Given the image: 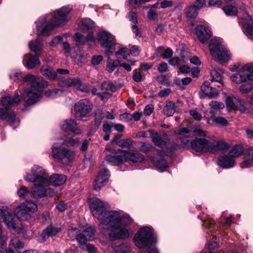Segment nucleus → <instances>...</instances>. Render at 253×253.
Segmentation results:
<instances>
[{"mask_svg": "<svg viewBox=\"0 0 253 253\" xmlns=\"http://www.w3.org/2000/svg\"><path fill=\"white\" fill-rule=\"evenodd\" d=\"M252 86L251 84H243L240 87V91L244 93H248L251 91Z\"/></svg>", "mask_w": 253, "mask_h": 253, "instance_id": "56", "label": "nucleus"}, {"mask_svg": "<svg viewBox=\"0 0 253 253\" xmlns=\"http://www.w3.org/2000/svg\"><path fill=\"white\" fill-rule=\"evenodd\" d=\"M67 180V177L64 174H53L49 178V183L57 186L64 184Z\"/></svg>", "mask_w": 253, "mask_h": 253, "instance_id": "29", "label": "nucleus"}, {"mask_svg": "<svg viewBox=\"0 0 253 253\" xmlns=\"http://www.w3.org/2000/svg\"><path fill=\"white\" fill-rule=\"evenodd\" d=\"M210 105L214 109H221L224 107V105L222 102L216 101H212L210 103Z\"/></svg>", "mask_w": 253, "mask_h": 253, "instance_id": "58", "label": "nucleus"}, {"mask_svg": "<svg viewBox=\"0 0 253 253\" xmlns=\"http://www.w3.org/2000/svg\"><path fill=\"white\" fill-rule=\"evenodd\" d=\"M245 155H250L252 154L251 157H249L248 160L243 161L241 164V167L242 169L249 168L253 166V151L251 147L249 148L247 150H245Z\"/></svg>", "mask_w": 253, "mask_h": 253, "instance_id": "33", "label": "nucleus"}, {"mask_svg": "<svg viewBox=\"0 0 253 253\" xmlns=\"http://www.w3.org/2000/svg\"><path fill=\"white\" fill-rule=\"evenodd\" d=\"M114 250L118 253H128L130 251V248L126 244H123L116 246Z\"/></svg>", "mask_w": 253, "mask_h": 253, "instance_id": "48", "label": "nucleus"}, {"mask_svg": "<svg viewBox=\"0 0 253 253\" xmlns=\"http://www.w3.org/2000/svg\"><path fill=\"white\" fill-rule=\"evenodd\" d=\"M148 132L150 134L152 141L156 146L161 147L166 144V141L164 140L158 132H154L151 130H149Z\"/></svg>", "mask_w": 253, "mask_h": 253, "instance_id": "32", "label": "nucleus"}, {"mask_svg": "<svg viewBox=\"0 0 253 253\" xmlns=\"http://www.w3.org/2000/svg\"><path fill=\"white\" fill-rule=\"evenodd\" d=\"M117 212L119 214L118 217L115 219L114 223L106 226L107 228H105V229H116L117 227H121L122 226L126 227V226L132 222V219L129 215L126 214L121 216L119 211H117Z\"/></svg>", "mask_w": 253, "mask_h": 253, "instance_id": "18", "label": "nucleus"}, {"mask_svg": "<svg viewBox=\"0 0 253 253\" xmlns=\"http://www.w3.org/2000/svg\"><path fill=\"white\" fill-rule=\"evenodd\" d=\"M144 78V75H142L140 72H136L133 73V79L136 82H140L143 81Z\"/></svg>", "mask_w": 253, "mask_h": 253, "instance_id": "60", "label": "nucleus"}, {"mask_svg": "<svg viewBox=\"0 0 253 253\" xmlns=\"http://www.w3.org/2000/svg\"><path fill=\"white\" fill-rule=\"evenodd\" d=\"M175 111V104L171 101H168L166 102L165 106L163 109L164 113L167 116H172Z\"/></svg>", "mask_w": 253, "mask_h": 253, "instance_id": "35", "label": "nucleus"}, {"mask_svg": "<svg viewBox=\"0 0 253 253\" xmlns=\"http://www.w3.org/2000/svg\"><path fill=\"white\" fill-rule=\"evenodd\" d=\"M53 193L50 188H46L43 185L35 184L31 189V194L35 199H39L45 196L51 195Z\"/></svg>", "mask_w": 253, "mask_h": 253, "instance_id": "16", "label": "nucleus"}, {"mask_svg": "<svg viewBox=\"0 0 253 253\" xmlns=\"http://www.w3.org/2000/svg\"><path fill=\"white\" fill-rule=\"evenodd\" d=\"M108 57L106 70L108 72L112 73L118 66H120V61L119 60H113L110 58V56Z\"/></svg>", "mask_w": 253, "mask_h": 253, "instance_id": "38", "label": "nucleus"}, {"mask_svg": "<svg viewBox=\"0 0 253 253\" xmlns=\"http://www.w3.org/2000/svg\"><path fill=\"white\" fill-rule=\"evenodd\" d=\"M49 176L45 170L39 166L35 165L31 169V174L27 173L24 179L28 182L39 183V184L47 185Z\"/></svg>", "mask_w": 253, "mask_h": 253, "instance_id": "8", "label": "nucleus"}, {"mask_svg": "<svg viewBox=\"0 0 253 253\" xmlns=\"http://www.w3.org/2000/svg\"><path fill=\"white\" fill-rule=\"evenodd\" d=\"M233 82L241 84L248 81H253V65L246 64L242 67L238 73L233 74L231 76Z\"/></svg>", "mask_w": 253, "mask_h": 253, "instance_id": "9", "label": "nucleus"}, {"mask_svg": "<svg viewBox=\"0 0 253 253\" xmlns=\"http://www.w3.org/2000/svg\"><path fill=\"white\" fill-rule=\"evenodd\" d=\"M76 240L79 244V246L83 249H84V246L86 244L87 241L88 240L84 234L83 233L78 234L76 236Z\"/></svg>", "mask_w": 253, "mask_h": 253, "instance_id": "43", "label": "nucleus"}, {"mask_svg": "<svg viewBox=\"0 0 253 253\" xmlns=\"http://www.w3.org/2000/svg\"><path fill=\"white\" fill-rule=\"evenodd\" d=\"M223 71L222 70L217 68L214 69L211 71V82H217L222 83V74Z\"/></svg>", "mask_w": 253, "mask_h": 253, "instance_id": "36", "label": "nucleus"}, {"mask_svg": "<svg viewBox=\"0 0 253 253\" xmlns=\"http://www.w3.org/2000/svg\"><path fill=\"white\" fill-rule=\"evenodd\" d=\"M101 230H109V239L114 240L118 239H126L129 237L128 229L125 227H117L116 229H100Z\"/></svg>", "mask_w": 253, "mask_h": 253, "instance_id": "17", "label": "nucleus"}, {"mask_svg": "<svg viewBox=\"0 0 253 253\" xmlns=\"http://www.w3.org/2000/svg\"><path fill=\"white\" fill-rule=\"evenodd\" d=\"M129 54V50L126 47H123L118 50L115 55L117 58H122L125 59H126Z\"/></svg>", "mask_w": 253, "mask_h": 253, "instance_id": "47", "label": "nucleus"}, {"mask_svg": "<svg viewBox=\"0 0 253 253\" xmlns=\"http://www.w3.org/2000/svg\"><path fill=\"white\" fill-rule=\"evenodd\" d=\"M134 240L135 245L139 249L145 248L157 242L156 235L152 229L148 226L140 228L135 234Z\"/></svg>", "mask_w": 253, "mask_h": 253, "instance_id": "6", "label": "nucleus"}, {"mask_svg": "<svg viewBox=\"0 0 253 253\" xmlns=\"http://www.w3.org/2000/svg\"><path fill=\"white\" fill-rule=\"evenodd\" d=\"M9 246L10 248L19 249L23 248L24 244L20 241L17 237H14L11 239Z\"/></svg>", "mask_w": 253, "mask_h": 253, "instance_id": "44", "label": "nucleus"}, {"mask_svg": "<svg viewBox=\"0 0 253 253\" xmlns=\"http://www.w3.org/2000/svg\"><path fill=\"white\" fill-rule=\"evenodd\" d=\"M155 165L161 171H164L168 167L167 162L163 159L157 161L155 162Z\"/></svg>", "mask_w": 253, "mask_h": 253, "instance_id": "53", "label": "nucleus"}, {"mask_svg": "<svg viewBox=\"0 0 253 253\" xmlns=\"http://www.w3.org/2000/svg\"><path fill=\"white\" fill-rule=\"evenodd\" d=\"M110 176V171L106 168H101L93 184L95 190H99L103 186L104 183L108 180Z\"/></svg>", "mask_w": 253, "mask_h": 253, "instance_id": "19", "label": "nucleus"}, {"mask_svg": "<svg viewBox=\"0 0 253 253\" xmlns=\"http://www.w3.org/2000/svg\"><path fill=\"white\" fill-rule=\"evenodd\" d=\"M29 47L31 51L33 52L37 56H40L42 54L43 51L42 45L37 40L30 42Z\"/></svg>", "mask_w": 253, "mask_h": 253, "instance_id": "30", "label": "nucleus"}, {"mask_svg": "<svg viewBox=\"0 0 253 253\" xmlns=\"http://www.w3.org/2000/svg\"><path fill=\"white\" fill-rule=\"evenodd\" d=\"M82 23L83 26L87 29H91L95 26L94 23L90 19L85 18L82 21Z\"/></svg>", "mask_w": 253, "mask_h": 253, "instance_id": "55", "label": "nucleus"}, {"mask_svg": "<svg viewBox=\"0 0 253 253\" xmlns=\"http://www.w3.org/2000/svg\"><path fill=\"white\" fill-rule=\"evenodd\" d=\"M63 94V91L61 89L54 88L52 90L49 89L45 92V94L51 98H55L61 96Z\"/></svg>", "mask_w": 253, "mask_h": 253, "instance_id": "42", "label": "nucleus"}, {"mask_svg": "<svg viewBox=\"0 0 253 253\" xmlns=\"http://www.w3.org/2000/svg\"><path fill=\"white\" fill-rule=\"evenodd\" d=\"M132 142L130 139H124L117 142V145L121 148L129 149L132 145Z\"/></svg>", "mask_w": 253, "mask_h": 253, "instance_id": "49", "label": "nucleus"}, {"mask_svg": "<svg viewBox=\"0 0 253 253\" xmlns=\"http://www.w3.org/2000/svg\"><path fill=\"white\" fill-rule=\"evenodd\" d=\"M150 0H129L130 5L134 8L139 7L142 4L149 1Z\"/></svg>", "mask_w": 253, "mask_h": 253, "instance_id": "52", "label": "nucleus"}, {"mask_svg": "<svg viewBox=\"0 0 253 253\" xmlns=\"http://www.w3.org/2000/svg\"><path fill=\"white\" fill-rule=\"evenodd\" d=\"M210 120L212 121L213 123L222 126H226L227 124V120L225 118L221 117H217L215 116H212L211 117Z\"/></svg>", "mask_w": 253, "mask_h": 253, "instance_id": "50", "label": "nucleus"}, {"mask_svg": "<svg viewBox=\"0 0 253 253\" xmlns=\"http://www.w3.org/2000/svg\"><path fill=\"white\" fill-rule=\"evenodd\" d=\"M198 10L195 8L194 6L191 5L189 6L186 11V15L190 18H194L197 16Z\"/></svg>", "mask_w": 253, "mask_h": 253, "instance_id": "51", "label": "nucleus"}, {"mask_svg": "<svg viewBox=\"0 0 253 253\" xmlns=\"http://www.w3.org/2000/svg\"><path fill=\"white\" fill-rule=\"evenodd\" d=\"M7 227L10 230H13L18 233L22 230V226L20 220L21 218L16 214L13 215L7 211H4V215L1 216Z\"/></svg>", "mask_w": 253, "mask_h": 253, "instance_id": "12", "label": "nucleus"}, {"mask_svg": "<svg viewBox=\"0 0 253 253\" xmlns=\"http://www.w3.org/2000/svg\"><path fill=\"white\" fill-rule=\"evenodd\" d=\"M211 141L205 138H195L190 142L191 148L194 151L201 153L209 152Z\"/></svg>", "mask_w": 253, "mask_h": 253, "instance_id": "14", "label": "nucleus"}, {"mask_svg": "<svg viewBox=\"0 0 253 253\" xmlns=\"http://www.w3.org/2000/svg\"><path fill=\"white\" fill-rule=\"evenodd\" d=\"M39 57L36 55L34 56L30 53L25 54L23 56V63L29 69H33L40 65L41 62Z\"/></svg>", "mask_w": 253, "mask_h": 253, "instance_id": "23", "label": "nucleus"}, {"mask_svg": "<svg viewBox=\"0 0 253 253\" xmlns=\"http://www.w3.org/2000/svg\"><path fill=\"white\" fill-rule=\"evenodd\" d=\"M225 13L228 16H236L238 13V9L236 6L228 5L222 8Z\"/></svg>", "mask_w": 253, "mask_h": 253, "instance_id": "40", "label": "nucleus"}, {"mask_svg": "<svg viewBox=\"0 0 253 253\" xmlns=\"http://www.w3.org/2000/svg\"><path fill=\"white\" fill-rule=\"evenodd\" d=\"M148 18L151 20H155L158 18V14L157 11L153 9H150L147 14Z\"/></svg>", "mask_w": 253, "mask_h": 253, "instance_id": "63", "label": "nucleus"}, {"mask_svg": "<svg viewBox=\"0 0 253 253\" xmlns=\"http://www.w3.org/2000/svg\"><path fill=\"white\" fill-rule=\"evenodd\" d=\"M120 154H109L105 157V160L110 164L113 166H119L126 162V157L124 152L121 150Z\"/></svg>", "mask_w": 253, "mask_h": 253, "instance_id": "22", "label": "nucleus"}, {"mask_svg": "<svg viewBox=\"0 0 253 253\" xmlns=\"http://www.w3.org/2000/svg\"><path fill=\"white\" fill-rule=\"evenodd\" d=\"M20 100L21 98L18 95H15L14 97H3L1 100V104L3 108H0V119L7 121L10 125L13 124L15 121L16 115L13 111H9L8 110L16 105Z\"/></svg>", "mask_w": 253, "mask_h": 253, "instance_id": "5", "label": "nucleus"}, {"mask_svg": "<svg viewBox=\"0 0 253 253\" xmlns=\"http://www.w3.org/2000/svg\"><path fill=\"white\" fill-rule=\"evenodd\" d=\"M195 34L199 41L203 43H207L211 36V31L203 25H199L195 28Z\"/></svg>", "mask_w": 253, "mask_h": 253, "instance_id": "20", "label": "nucleus"}, {"mask_svg": "<svg viewBox=\"0 0 253 253\" xmlns=\"http://www.w3.org/2000/svg\"><path fill=\"white\" fill-rule=\"evenodd\" d=\"M61 127L65 131H72L76 134L81 133V130L78 128V124L74 119H68L64 120L61 125Z\"/></svg>", "mask_w": 253, "mask_h": 253, "instance_id": "21", "label": "nucleus"}, {"mask_svg": "<svg viewBox=\"0 0 253 253\" xmlns=\"http://www.w3.org/2000/svg\"><path fill=\"white\" fill-rule=\"evenodd\" d=\"M190 130L186 127H181L178 130H175L174 132L176 134L180 135H189Z\"/></svg>", "mask_w": 253, "mask_h": 253, "instance_id": "61", "label": "nucleus"}, {"mask_svg": "<svg viewBox=\"0 0 253 253\" xmlns=\"http://www.w3.org/2000/svg\"><path fill=\"white\" fill-rule=\"evenodd\" d=\"M93 108L92 104L88 99H82L76 103L74 108V116L84 118L87 116Z\"/></svg>", "mask_w": 253, "mask_h": 253, "instance_id": "13", "label": "nucleus"}, {"mask_svg": "<svg viewBox=\"0 0 253 253\" xmlns=\"http://www.w3.org/2000/svg\"><path fill=\"white\" fill-rule=\"evenodd\" d=\"M42 75L48 77L51 80L60 79L56 72L51 67L48 66L42 67L41 69Z\"/></svg>", "mask_w": 253, "mask_h": 253, "instance_id": "31", "label": "nucleus"}, {"mask_svg": "<svg viewBox=\"0 0 253 253\" xmlns=\"http://www.w3.org/2000/svg\"><path fill=\"white\" fill-rule=\"evenodd\" d=\"M235 164L234 159L228 154L220 157L218 159V165L223 169H230L233 168Z\"/></svg>", "mask_w": 253, "mask_h": 253, "instance_id": "26", "label": "nucleus"}, {"mask_svg": "<svg viewBox=\"0 0 253 253\" xmlns=\"http://www.w3.org/2000/svg\"><path fill=\"white\" fill-rule=\"evenodd\" d=\"M102 94H111L115 89V85L110 82H103L100 86Z\"/></svg>", "mask_w": 253, "mask_h": 253, "instance_id": "34", "label": "nucleus"}, {"mask_svg": "<svg viewBox=\"0 0 253 253\" xmlns=\"http://www.w3.org/2000/svg\"><path fill=\"white\" fill-rule=\"evenodd\" d=\"M88 239V241H92L94 238L95 229L93 227L86 228L83 232Z\"/></svg>", "mask_w": 253, "mask_h": 253, "instance_id": "45", "label": "nucleus"}, {"mask_svg": "<svg viewBox=\"0 0 253 253\" xmlns=\"http://www.w3.org/2000/svg\"><path fill=\"white\" fill-rule=\"evenodd\" d=\"M244 152L242 145H236L229 152L228 154L234 159L235 158L239 157Z\"/></svg>", "mask_w": 253, "mask_h": 253, "instance_id": "37", "label": "nucleus"}, {"mask_svg": "<svg viewBox=\"0 0 253 253\" xmlns=\"http://www.w3.org/2000/svg\"><path fill=\"white\" fill-rule=\"evenodd\" d=\"M185 62V60L184 57H181V58L178 57H174L173 58H171L169 60V64L172 66H177L179 67L180 64H183Z\"/></svg>", "mask_w": 253, "mask_h": 253, "instance_id": "46", "label": "nucleus"}, {"mask_svg": "<svg viewBox=\"0 0 253 253\" xmlns=\"http://www.w3.org/2000/svg\"><path fill=\"white\" fill-rule=\"evenodd\" d=\"M226 105L227 109L229 111L233 110L235 108V104L232 98L228 97L226 99Z\"/></svg>", "mask_w": 253, "mask_h": 253, "instance_id": "64", "label": "nucleus"}, {"mask_svg": "<svg viewBox=\"0 0 253 253\" xmlns=\"http://www.w3.org/2000/svg\"><path fill=\"white\" fill-rule=\"evenodd\" d=\"M209 48L212 57L220 63L227 62L230 55L227 49L216 39H212L209 44Z\"/></svg>", "mask_w": 253, "mask_h": 253, "instance_id": "7", "label": "nucleus"}, {"mask_svg": "<svg viewBox=\"0 0 253 253\" xmlns=\"http://www.w3.org/2000/svg\"><path fill=\"white\" fill-rule=\"evenodd\" d=\"M203 92L209 98H214L218 95V92L216 88L211 86L209 81H205L201 87Z\"/></svg>", "mask_w": 253, "mask_h": 253, "instance_id": "25", "label": "nucleus"}, {"mask_svg": "<svg viewBox=\"0 0 253 253\" xmlns=\"http://www.w3.org/2000/svg\"><path fill=\"white\" fill-rule=\"evenodd\" d=\"M179 139L181 141V144L184 147H188L190 146V135H186L183 137H180Z\"/></svg>", "mask_w": 253, "mask_h": 253, "instance_id": "59", "label": "nucleus"}, {"mask_svg": "<svg viewBox=\"0 0 253 253\" xmlns=\"http://www.w3.org/2000/svg\"><path fill=\"white\" fill-rule=\"evenodd\" d=\"M70 10L69 7H63L52 15H48L40 18L36 22L38 36H48L54 28L67 22Z\"/></svg>", "mask_w": 253, "mask_h": 253, "instance_id": "1", "label": "nucleus"}, {"mask_svg": "<svg viewBox=\"0 0 253 253\" xmlns=\"http://www.w3.org/2000/svg\"><path fill=\"white\" fill-rule=\"evenodd\" d=\"M127 18L132 22V24H137V17L136 14L133 11L129 12L127 14Z\"/></svg>", "mask_w": 253, "mask_h": 253, "instance_id": "62", "label": "nucleus"}, {"mask_svg": "<svg viewBox=\"0 0 253 253\" xmlns=\"http://www.w3.org/2000/svg\"><path fill=\"white\" fill-rule=\"evenodd\" d=\"M126 162L131 161L133 163H141L144 159V157L138 152H124Z\"/></svg>", "mask_w": 253, "mask_h": 253, "instance_id": "27", "label": "nucleus"}, {"mask_svg": "<svg viewBox=\"0 0 253 253\" xmlns=\"http://www.w3.org/2000/svg\"><path fill=\"white\" fill-rule=\"evenodd\" d=\"M229 148V145L223 141H211L210 148V153H214L217 151L225 150Z\"/></svg>", "mask_w": 253, "mask_h": 253, "instance_id": "28", "label": "nucleus"}, {"mask_svg": "<svg viewBox=\"0 0 253 253\" xmlns=\"http://www.w3.org/2000/svg\"><path fill=\"white\" fill-rule=\"evenodd\" d=\"M30 193L31 194V191H30L26 186H24L17 191V194L20 198H25Z\"/></svg>", "mask_w": 253, "mask_h": 253, "instance_id": "54", "label": "nucleus"}, {"mask_svg": "<svg viewBox=\"0 0 253 253\" xmlns=\"http://www.w3.org/2000/svg\"><path fill=\"white\" fill-rule=\"evenodd\" d=\"M97 38L102 47L106 49L105 51L106 55L107 56L112 55L115 51L114 36L107 31H103L98 34Z\"/></svg>", "mask_w": 253, "mask_h": 253, "instance_id": "11", "label": "nucleus"}, {"mask_svg": "<svg viewBox=\"0 0 253 253\" xmlns=\"http://www.w3.org/2000/svg\"><path fill=\"white\" fill-rule=\"evenodd\" d=\"M178 72L182 74H187L191 72V69L188 65L181 64L178 67Z\"/></svg>", "mask_w": 253, "mask_h": 253, "instance_id": "57", "label": "nucleus"}, {"mask_svg": "<svg viewBox=\"0 0 253 253\" xmlns=\"http://www.w3.org/2000/svg\"><path fill=\"white\" fill-rule=\"evenodd\" d=\"M104 118V115L103 112L98 109L95 112V119H94V124H95V127L96 129H97Z\"/></svg>", "mask_w": 253, "mask_h": 253, "instance_id": "39", "label": "nucleus"}, {"mask_svg": "<svg viewBox=\"0 0 253 253\" xmlns=\"http://www.w3.org/2000/svg\"><path fill=\"white\" fill-rule=\"evenodd\" d=\"M24 83H29L31 87L26 89L27 97L26 103L31 105L37 101L42 93V88L48 86L47 82L42 78H36L31 74H27L23 78Z\"/></svg>", "mask_w": 253, "mask_h": 253, "instance_id": "3", "label": "nucleus"}, {"mask_svg": "<svg viewBox=\"0 0 253 253\" xmlns=\"http://www.w3.org/2000/svg\"><path fill=\"white\" fill-rule=\"evenodd\" d=\"M243 28L246 35L250 39H253V22L244 23Z\"/></svg>", "mask_w": 253, "mask_h": 253, "instance_id": "41", "label": "nucleus"}, {"mask_svg": "<svg viewBox=\"0 0 253 253\" xmlns=\"http://www.w3.org/2000/svg\"><path fill=\"white\" fill-rule=\"evenodd\" d=\"M63 228L62 226L53 227L52 225H48L44 229L41 235L43 242L45 241L49 237H53L60 232Z\"/></svg>", "mask_w": 253, "mask_h": 253, "instance_id": "24", "label": "nucleus"}, {"mask_svg": "<svg viewBox=\"0 0 253 253\" xmlns=\"http://www.w3.org/2000/svg\"><path fill=\"white\" fill-rule=\"evenodd\" d=\"M52 158L64 165H69L75 158V152L64 143H55L51 147Z\"/></svg>", "mask_w": 253, "mask_h": 253, "instance_id": "4", "label": "nucleus"}, {"mask_svg": "<svg viewBox=\"0 0 253 253\" xmlns=\"http://www.w3.org/2000/svg\"><path fill=\"white\" fill-rule=\"evenodd\" d=\"M38 209L37 205L32 201H26L17 206L14 210V213L22 220H27L30 218L28 212H34Z\"/></svg>", "mask_w": 253, "mask_h": 253, "instance_id": "10", "label": "nucleus"}, {"mask_svg": "<svg viewBox=\"0 0 253 253\" xmlns=\"http://www.w3.org/2000/svg\"><path fill=\"white\" fill-rule=\"evenodd\" d=\"M88 203L93 216L99 221V229H105L112 224L118 217L117 211H107V204L94 197L88 199Z\"/></svg>", "mask_w": 253, "mask_h": 253, "instance_id": "2", "label": "nucleus"}, {"mask_svg": "<svg viewBox=\"0 0 253 253\" xmlns=\"http://www.w3.org/2000/svg\"><path fill=\"white\" fill-rule=\"evenodd\" d=\"M60 84L65 86L73 87L82 92H88L89 88L85 84H82L81 80L78 78H72L64 79Z\"/></svg>", "mask_w": 253, "mask_h": 253, "instance_id": "15", "label": "nucleus"}]
</instances>
